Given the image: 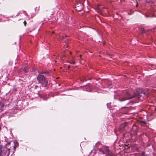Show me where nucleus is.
<instances>
[{
  "label": "nucleus",
  "mask_w": 156,
  "mask_h": 156,
  "mask_svg": "<svg viewBox=\"0 0 156 156\" xmlns=\"http://www.w3.org/2000/svg\"><path fill=\"white\" fill-rule=\"evenodd\" d=\"M128 124V122H125L124 123L121 124L119 126L120 130L121 131L123 130Z\"/></svg>",
  "instance_id": "obj_8"
},
{
  "label": "nucleus",
  "mask_w": 156,
  "mask_h": 156,
  "mask_svg": "<svg viewBox=\"0 0 156 156\" xmlns=\"http://www.w3.org/2000/svg\"><path fill=\"white\" fill-rule=\"evenodd\" d=\"M145 94L142 89L140 88H138L136 92L134 93L133 95H131L128 91L126 90L123 91V94L120 95L118 99L119 101L123 102L134 98H136L138 100L142 101L143 100Z\"/></svg>",
  "instance_id": "obj_1"
},
{
  "label": "nucleus",
  "mask_w": 156,
  "mask_h": 156,
  "mask_svg": "<svg viewBox=\"0 0 156 156\" xmlns=\"http://www.w3.org/2000/svg\"><path fill=\"white\" fill-rule=\"evenodd\" d=\"M37 87H38V86H37L36 85V86H35V88L36 89V88H37Z\"/></svg>",
  "instance_id": "obj_22"
},
{
  "label": "nucleus",
  "mask_w": 156,
  "mask_h": 156,
  "mask_svg": "<svg viewBox=\"0 0 156 156\" xmlns=\"http://www.w3.org/2000/svg\"><path fill=\"white\" fill-rule=\"evenodd\" d=\"M10 148L7 149V147H1V151L0 152V156H5L6 154V156H9L10 151Z\"/></svg>",
  "instance_id": "obj_3"
},
{
  "label": "nucleus",
  "mask_w": 156,
  "mask_h": 156,
  "mask_svg": "<svg viewBox=\"0 0 156 156\" xmlns=\"http://www.w3.org/2000/svg\"><path fill=\"white\" fill-rule=\"evenodd\" d=\"M29 68L27 66H25L23 69V70L25 73H28L29 71Z\"/></svg>",
  "instance_id": "obj_9"
},
{
  "label": "nucleus",
  "mask_w": 156,
  "mask_h": 156,
  "mask_svg": "<svg viewBox=\"0 0 156 156\" xmlns=\"http://www.w3.org/2000/svg\"><path fill=\"white\" fill-rule=\"evenodd\" d=\"M70 64H75V61L74 59H73V60H72V61L69 62Z\"/></svg>",
  "instance_id": "obj_11"
},
{
  "label": "nucleus",
  "mask_w": 156,
  "mask_h": 156,
  "mask_svg": "<svg viewBox=\"0 0 156 156\" xmlns=\"http://www.w3.org/2000/svg\"><path fill=\"white\" fill-rule=\"evenodd\" d=\"M4 106V105L3 103L1 106V108H3Z\"/></svg>",
  "instance_id": "obj_17"
},
{
  "label": "nucleus",
  "mask_w": 156,
  "mask_h": 156,
  "mask_svg": "<svg viewBox=\"0 0 156 156\" xmlns=\"http://www.w3.org/2000/svg\"><path fill=\"white\" fill-rule=\"evenodd\" d=\"M23 23L24 24V26H26V24L27 23L26 21H24L23 22Z\"/></svg>",
  "instance_id": "obj_18"
},
{
  "label": "nucleus",
  "mask_w": 156,
  "mask_h": 156,
  "mask_svg": "<svg viewBox=\"0 0 156 156\" xmlns=\"http://www.w3.org/2000/svg\"><path fill=\"white\" fill-rule=\"evenodd\" d=\"M67 37V36L66 35H63L62 36V39H64L66 38Z\"/></svg>",
  "instance_id": "obj_15"
},
{
  "label": "nucleus",
  "mask_w": 156,
  "mask_h": 156,
  "mask_svg": "<svg viewBox=\"0 0 156 156\" xmlns=\"http://www.w3.org/2000/svg\"><path fill=\"white\" fill-rule=\"evenodd\" d=\"M16 147L15 146H14V149L15 150V149H16Z\"/></svg>",
  "instance_id": "obj_20"
},
{
  "label": "nucleus",
  "mask_w": 156,
  "mask_h": 156,
  "mask_svg": "<svg viewBox=\"0 0 156 156\" xmlns=\"http://www.w3.org/2000/svg\"><path fill=\"white\" fill-rule=\"evenodd\" d=\"M19 145V144L17 142H15L14 143V146L16 147H17Z\"/></svg>",
  "instance_id": "obj_12"
},
{
  "label": "nucleus",
  "mask_w": 156,
  "mask_h": 156,
  "mask_svg": "<svg viewBox=\"0 0 156 156\" xmlns=\"http://www.w3.org/2000/svg\"><path fill=\"white\" fill-rule=\"evenodd\" d=\"M76 10L80 11L83 9V5L80 2H77L75 5Z\"/></svg>",
  "instance_id": "obj_4"
},
{
  "label": "nucleus",
  "mask_w": 156,
  "mask_h": 156,
  "mask_svg": "<svg viewBox=\"0 0 156 156\" xmlns=\"http://www.w3.org/2000/svg\"><path fill=\"white\" fill-rule=\"evenodd\" d=\"M138 128L136 125H133L131 131V132H134V134H136L138 131Z\"/></svg>",
  "instance_id": "obj_6"
},
{
  "label": "nucleus",
  "mask_w": 156,
  "mask_h": 156,
  "mask_svg": "<svg viewBox=\"0 0 156 156\" xmlns=\"http://www.w3.org/2000/svg\"><path fill=\"white\" fill-rule=\"evenodd\" d=\"M141 156H148V155L147 154H145L144 152H142L141 153Z\"/></svg>",
  "instance_id": "obj_13"
},
{
  "label": "nucleus",
  "mask_w": 156,
  "mask_h": 156,
  "mask_svg": "<svg viewBox=\"0 0 156 156\" xmlns=\"http://www.w3.org/2000/svg\"><path fill=\"white\" fill-rule=\"evenodd\" d=\"M141 30L143 31V32H145V31H144V28H142V29H141Z\"/></svg>",
  "instance_id": "obj_19"
},
{
  "label": "nucleus",
  "mask_w": 156,
  "mask_h": 156,
  "mask_svg": "<svg viewBox=\"0 0 156 156\" xmlns=\"http://www.w3.org/2000/svg\"><path fill=\"white\" fill-rule=\"evenodd\" d=\"M70 65L69 66H68V69H69V68H70Z\"/></svg>",
  "instance_id": "obj_21"
},
{
  "label": "nucleus",
  "mask_w": 156,
  "mask_h": 156,
  "mask_svg": "<svg viewBox=\"0 0 156 156\" xmlns=\"http://www.w3.org/2000/svg\"><path fill=\"white\" fill-rule=\"evenodd\" d=\"M99 152H101V153H102V154H105L104 152L103 151H102L101 149L99 148Z\"/></svg>",
  "instance_id": "obj_14"
},
{
  "label": "nucleus",
  "mask_w": 156,
  "mask_h": 156,
  "mask_svg": "<svg viewBox=\"0 0 156 156\" xmlns=\"http://www.w3.org/2000/svg\"><path fill=\"white\" fill-rule=\"evenodd\" d=\"M70 53L71 54V52H70Z\"/></svg>",
  "instance_id": "obj_27"
},
{
  "label": "nucleus",
  "mask_w": 156,
  "mask_h": 156,
  "mask_svg": "<svg viewBox=\"0 0 156 156\" xmlns=\"http://www.w3.org/2000/svg\"><path fill=\"white\" fill-rule=\"evenodd\" d=\"M1 101H0V104L1 105Z\"/></svg>",
  "instance_id": "obj_24"
},
{
  "label": "nucleus",
  "mask_w": 156,
  "mask_h": 156,
  "mask_svg": "<svg viewBox=\"0 0 156 156\" xmlns=\"http://www.w3.org/2000/svg\"><path fill=\"white\" fill-rule=\"evenodd\" d=\"M155 111H156V108L155 109Z\"/></svg>",
  "instance_id": "obj_25"
},
{
  "label": "nucleus",
  "mask_w": 156,
  "mask_h": 156,
  "mask_svg": "<svg viewBox=\"0 0 156 156\" xmlns=\"http://www.w3.org/2000/svg\"><path fill=\"white\" fill-rule=\"evenodd\" d=\"M44 73L39 74L37 77V79L39 83L41 84L43 87H45L48 84V80L43 75Z\"/></svg>",
  "instance_id": "obj_2"
},
{
  "label": "nucleus",
  "mask_w": 156,
  "mask_h": 156,
  "mask_svg": "<svg viewBox=\"0 0 156 156\" xmlns=\"http://www.w3.org/2000/svg\"><path fill=\"white\" fill-rule=\"evenodd\" d=\"M107 153L106 155L107 156H115V154L111 152L108 148L106 149Z\"/></svg>",
  "instance_id": "obj_7"
},
{
  "label": "nucleus",
  "mask_w": 156,
  "mask_h": 156,
  "mask_svg": "<svg viewBox=\"0 0 156 156\" xmlns=\"http://www.w3.org/2000/svg\"><path fill=\"white\" fill-rule=\"evenodd\" d=\"M140 123L141 126H144L147 124L146 122L144 120H141L140 121Z\"/></svg>",
  "instance_id": "obj_10"
},
{
  "label": "nucleus",
  "mask_w": 156,
  "mask_h": 156,
  "mask_svg": "<svg viewBox=\"0 0 156 156\" xmlns=\"http://www.w3.org/2000/svg\"><path fill=\"white\" fill-rule=\"evenodd\" d=\"M10 144V142H7V143L5 144V146H6H6H8V145H9Z\"/></svg>",
  "instance_id": "obj_16"
},
{
  "label": "nucleus",
  "mask_w": 156,
  "mask_h": 156,
  "mask_svg": "<svg viewBox=\"0 0 156 156\" xmlns=\"http://www.w3.org/2000/svg\"><path fill=\"white\" fill-rule=\"evenodd\" d=\"M104 7L101 5H98L97 6V8L99 13L103 15L104 12V10L103 9L104 8Z\"/></svg>",
  "instance_id": "obj_5"
},
{
  "label": "nucleus",
  "mask_w": 156,
  "mask_h": 156,
  "mask_svg": "<svg viewBox=\"0 0 156 156\" xmlns=\"http://www.w3.org/2000/svg\"><path fill=\"white\" fill-rule=\"evenodd\" d=\"M103 44H104H104H105V43H103Z\"/></svg>",
  "instance_id": "obj_26"
},
{
  "label": "nucleus",
  "mask_w": 156,
  "mask_h": 156,
  "mask_svg": "<svg viewBox=\"0 0 156 156\" xmlns=\"http://www.w3.org/2000/svg\"><path fill=\"white\" fill-rule=\"evenodd\" d=\"M81 56H82L81 55H80V58H81Z\"/></svg>",
  "instance_id": "obj_23"
}]
</instances>
